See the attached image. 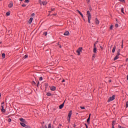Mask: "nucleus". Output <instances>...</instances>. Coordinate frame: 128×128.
<instances>
[{"label": "nucleus", "instance_id": "nucleus-1", "mask_svg": "<svg viewBox=\"0 0 128 128\" xmlns=\"http://www.w3.org/2000/svg\"><path fill=\"white\" fill-rule=\"evenodd\" d=\"M87 16H88V22L89 24H90V20H92V14H90V12L88 10L87 11Z\"/></svg>", "mask_w": 128, "mask_h": 128}, {"label": "nucleus", "instance_id": "nucleus-2", "mask_svg": "<svg viewBox=\"0 0 128 128\" xmlns=\"http://www.w3.org/2000/svg\"><path fill=\"white\" fill-rule=\"evenodd\" d=\"M1 111L3 114H4V112H6V110H4V102L2 103Z\"/></svg>", "mask_w": 128, "mask_h": 128}, {"label": "nucleus", "instance_id": "nucleus-3", "mask_svg": "<svg viewBox=\"0 0 128 128\" xmlns=\"http://www.w3.org/2000/svg\"><path fill=\"white\" fill-rule=\"evenodd\" d=\"M82 51V48H79L76 50V52L78 54V56H80V52Z\"/></svg>", "mask_w": 128, "mask_h": 128}, {"label": "nucleus", "instance_id": "nucleus-4", "mask_svg": "<svg viewBox=\"0 0 128 128\" xmlns=\"http://www.w3.org/2000/svg\"><path fill=\"white\" fill-rule=\"evenodd\" d=\"M114 98H116V96L113 95L112 96L109 98L108 102H112Z\"/></svg>", "mask_w": 128, "mask_h": 128}, {"label": "nucleus", "instance_id": "nucleus-5", "mask_svg": "<svg viewBox=\"0 0 128 128\" xmlns=\"http://www.w3.org/2000/svg\"><path fill=\"white\" fill-rule=\"evenodd\" d=\"M72 111L70 110V112L68 114V122H70V118L72 117Z\"/></svg>", "mask_w": 128, "mask_h": 128}, {"label": "nucleus", "instance_id": "nucleus-6", "mask_svg": "<svg viewBox=\"0 0 128 128\" xmlns=\"http://www.w3.org/2000/svg\"><path fill=\"white\" fill-rule=\"evenodd\" d=\"M50 90H52V92H54V90H56V88L54 86H50Z\"/></svg>", "mask_w": 128, "mask_h": 128}, {"label": "nucleus", "instance_id": "nucleus-7", "mask_svg": "<svg viewBox=\"0 0 128 128\" xmlns=\"http://www.w3.org/2000/svg\"><path fill=\"white\" fill-rule=\"evenodd\" d=\"M12 6H14V3H12V2H10L8 5V8H12Z\"/></svg>", "mask_w": 128, "mask_h": 128}, {"label": "nucleus", "instance_id": "nucleus-8", "mask_svg": "<svg viewBox=\"0 0 128 128\" xmlns=\"http://www.w3.org/2000/svg\"><path fill=\"white\" fill-rule=\"evenodd\" d=\"M118 56H120V52H118V54L114 58V60H116L118 58Z\"/></svg>", "mask_w": 128, "mask_h": 128}, {"label": "nucleus", "instance_id": "nucleus-9", "mask_svg": "<svg viewBox=\"0 0 128 128\" xmlns=\"http://www.w3.org/2000/svg\"><path fill=\"white\" fill-rule=\"evenodd\" d=\"M94 52L95 54H96V44H94Z\"/></svg>", "mask_w": 128, "mask_h": 128}, {"label": "nucleus", "instance_id": "nucleus-10", "mask_svg": "<svg viewBox=\"0 0 128 128\" xmlns=\"http://www.w3.org/2000/svg\"><path fill=\"white\" fill-rule=\"evenodd\" d=\"M95 22L96 24H100V20H98V18H96L95 19Z\"/></svg>", "mask_w": 128, "mask_h": 128}, {"label": "nucleus", "instance_id": "nucleus-11", "mask_svg": "<svg viewBox=\"0 0 128 128\" xmlns=\"http://www.w3.org/2000/svg\"><path fill=\"white\" fill-rule=\"evenodd\" d=\"M64 102L63 104H62L60 106L59 108L60 110H62V108H64Z\"/></svg>", "mask_w": 128, "mask_h": 128}, {"label": "nucleus", "instance_id": "nucleus-12", "mask_svg": "<svg viewBox=\"0 0 128 128\" xmlns=\"http://www.w3.org/2000/svg\"><path fill=\"white\" fill-rule=\"evenodd\" d=\"M20 124L22 126H23L24 128H26V124L20 122Z\"/></svg>", "mask_w": 128, "mask_h": 128}, {"label": "nucleus", "instance_id": "nucleus-13", "mask_svg": "<svg viewBox=\"0 0 128 128\" xmlns=\"http://www.w3.org/2000/svg\"><path fill=\"white\" fill-rule=\"evenodd\" d=\"M34 20V18H30V19L28 20V23L29 24H32V20Z\"/></svg>", "mask_w": 128, "mask_h": 128}, {"label": "nucleus", "instance_id": "nucleus-14", "mask_svg": "<svg viewBox=\"0 0 128 128\" xmlns=\"http://www.w3.org/2000/svg\"><path fill=\"white\" fill-rule=\"evenodd\" d=\"M68 34H70V32L68 31H66L64 33V36H68Z\"/></svg>", "mask_w": 128, "mask_h": 128}, {"label": "nucleus", "instance_id": "nucleus-15", "mask_svg": "<svg viewBox=\"0 0 128 128\" xmlns=\"http://www.w3.org/2000/svg\"><path fill=\"white\" fill-rule=\"evenodd\" d=\"M42 4L43 6H46V4H48V2H46V1H44L42 2Z\"/></svg>", "mask_w": 128, "mask_h": 128}, {"label": "nucleus", "instance_id": "nucleus-16", "mask_svg": "<svg viewBox=\"0 0 128 128\" xmlns=\"http://www.w3.org/2000/svg\"><path fill=\"white\" fill-rule=\"evenodd\" d=\"M77 12H78V14H80L82 18H84V15L82 14L78 10Z\"/></svg>", "mask_w": 128, "mask_h": 128}, {"label": "nucleus", "instance_id": "nucleus-17", "mask_svg": "<svg viewBox=\"0 0 128 128\" xmlns=\"http://www.w3.org/2000/svg\"><path fill=\"white\" fill-rule=\"evenodd\" d=\"M116 46H114L113 48V49L112 50V52H116Z\"/></svg>", "mask_w": 128, "mask_h": 128}, {"label": "nucleus", "instance_id": "nucleus-18", "mask_svg": "<svg viewBox=\"0 0 128 128\" xmlns=\"http://www.w3.org/2000/svg\"><path fill=\"white\" fill-rule=\"evenodd\" d=\"M116 124V121H113L112 124V128H114V124Z\"/></svg>", "mask_w": 128, "mask_h": 128}, {"label": "nucleus", "instance_id": "nucleus-19", "mask_svg": "<svg viewBox=\"0 0 128 128\" xmlns=\"http://www.w3.org/2000/svg\"><path fill=\"white\" fill-rule=\"evenodd\" d=\"M46 96H52V94L50 92H47Z\"/></svg>", "mask_w": 128, "mask_h": 128}, {"label": "nucleus", "instance_id": "nucleus-20", "mask_svg": "<svg viewBox=\"0 0 128 128\" xmlns=\"http://www.w3.org/2000/svg\"><path fill=\"white\" fill-rule=\"evenodd\" d=\"M90 116H88V118L87 119V122H88V124H90Z\"/></svg>", "mask_w": 128, "mask_h": 128}, {"label": "nucleus", "instance_id": "nucleus-21", "mask_svg": "<svg viewBox=\"0 0 128 128\" xmlns=\"http://www.w3.org/2000/svg\"><path fill=\"white\" fill-rule=\"evenodd\" d=\"M2 58H6V54H5L3 53V54H2Z\"/></svg>", "mask_w": 128, "mask_h": 128}, {"label": "nucleus", "instance_id": "nucleus-22", "mask_svg": "<svg viewBox=\"0 0 128 128\" xmlns=\"http://www.w3.org/2000/svg\"><path fill=\"white\" fill-rule=\"evenodd\" d=\"M48 128H54V127H52V124H48Z\"/></svg>", "mask_w": 128, "mask_h": 128}, {"label": "nucleus", "instance_id": "nucleus-23", "mask_svg": "<svg viewBox=\"0 0 128 128\" xmlns=\"http://www.w3.org/2000/svg\"><path fill=\"white\" fill-rule=\"evenodd\" d=\"M10 12H7L6 13V16H10Z\"/></svg>", "mask_w": 128, "mask_h": 128}, {"label": "nucleus", "instance_id": "nucleus-24", "mask_svg": "<svg viewBox=\"0 0 128 128\" xmlns=\"http://www.w3.org/2000/svg\"><path fill=\"white\" fill-rule=\"evenodd\" d=\"M28 54H26V55H24V56L23 57V58H24V59H26V58H28Z\"/></svg>", "mask_w": 128, "mask_h": 128}, {"label": "nucleus", "instance_id": "nucleus-25", "mask_svg": "<svg viewBox=\"0 0 128 128\" xmlns=\"http://www.w3.org/2000/svg\"><path fill=\"white\" fill-rule=\"evenodd\" d=\"M20 122H24V118H20Z\"/></svg>", "mask_w": 128, "mask_h": 128}, {"label": "nucleus", "instance_id": "nucleus-26", "mask_svg": "<svg viewBox=\"0 0 128 128\" xmlns=\"http://www.w3.org/2000/svg\"><path fill=\"white\" fill-rule=\"evenodd\" d=\"M121 12H122V14H124V8H121Z\"/></svg>", "mask_w": 128, "mask_h": 128}, {"label": "nucleus", "instance_id": "nucleus-27", "mask_svg": "<svg viewBox=\"0 0 128 128\" xmlns=\"http://www.w3.org/2000/svg\"><path fill=\"white\" fill-rule=\"evenodd\" d=\"M24 2H26L27 4H28V2H30V0H25Z\"/></svg>", "mask_w": 128, "mask_h": 128}, {"label": "nucleus", "instance_id": "nucleus-28", "mask_svg": "<svg viewBox=\"0 0 128 128\" xmlns=\"http://www.w3.org/2000/svg\"><path fill=\"white\" fill-rule=\"evenodd\" d=\"M112 28H114V26L111 25L110 26V30H112Z\"/></svg>", "mask_w": 128, "mask_h": 128}, {"label": "nucleus", "instance_id": "nucleus-29", "mask_svg": "<svg viewBox=\"0 0 128 128\" xmlns=\"http://www.w3.org/2000/svg\"><path fill=\"white\" fill-rule=\"evenodd\" d=\"M38 2H39V4H40L41 5H42V2L41 0H38Z\"/></svg>", "mask_w": 128, "mask_h": 128}, {"label": "nucleus", "instance_id": "nucleus-30", "mask_svg": "<svg viewBox=\"0 0 128 128\" xmlns=\"http://www.w3.org/2000/svg\"><path fill=\"white\" fill-rule=\"evenodd\" d=\"M120 2H126V1L124 0H119Z\"/></svg>", "mask_w": 128, "mask_h": 128}, {"label": "nucleus", "instance_id": "nucleus-31", "mask_svg": "<svg viewBox=\"0 0 128 128\" xmlns=\"http://www.w3.org/2000/svg\"><path fill=\"white\" fill-rule=\"evenodd\" d=\"M44 36H48V32H44Z\"/></svg>", "mask_w": 128, "mask_h": 128}, {"label": "nucleus", "instance_id": "nucleus-32", "mask_svg": "<svg viewBox=\"0 0 128 128\" xmlns=\"http://www.w3.org/2000/svg\"><path fill=\"white\" fill-rule=\"evenodd\" d=\"M115 26H116V28H118V24H115Z\"/></svg>", "mask_w": 128, "mask_h": 128}, {"label": "nucleus", "instance_id": "nucleus-33", "mask_svg": "<svg viewBox=\"0 0 128 128\" xmlns=\"http://www.w3.org/2000/svg\"><path fill=\"white\" fill-rule=\"evenodd\" d=\"M12 122V119L9 118V119L8 120V122Z\"/></svg>", "mask_w": 128, "mask_h": 128}, {"label": "nucleus", "instance_id": "nucleus-34", "mask_svg": "<svg viewBox=\"0 0 128 128\" xmlns=\"http://www.w3.org/2000/svg\"><path fill=\"white\" fill-rule=\"evenodd\" d=\"M26 128H30V126L26 125V126H25Z\"/></svg>", "mask_w": 128, "mask_h": 128}, {"label": "nucleus", "instance_id": "nucleus-35", "mask_svg": "<svg viewBox=\"0 0 128 128\" xmlns=\"http://www.w3.org/2000/svg\"><path fill=\"white\" fill-rule=\"evenodd\" d=\"M92 58H96V55H95V54H93Z\"/></svg>", "mask_w": 128, "mask_h": 128}, {"label": "nucleus", "instance_id": "nucleus-36", "mask_svg": "<svg viewBox=\"0 0 128 128\" xmlns=\"http://www.w3.org/2000/svg\"><path fill=\"white\" fill-rule=\"evenodd\" d=\"M86 2L88 4H90V0H86Z\"/></svg>", "mask_w": 128, "mask_h": 128}, {"label": "nucleus", "instance_id": "nucleus-37", "mask_svg": "<svg viewBox=\"0 0 128 128\" xmlns=\"http://www.w3.org/2000/svg\"><path fill=\"white\" fill-rule=\"evenodd\" d=\"M126 108H128V102H126Z\"/></svg>", "mask_w": 128, "mask_h": 128}, {"label": "nucleus", "instance_id": "nucleus-38", "mask_svg": "<svg viewBox=\"0 0 128 128\" xmlns=\"http://www.w3.org/2000/svg\"><path fill=\"white\" fill-rule=\"evenodd\" d=\"M98 41H96V42L94 44H95V46H96V44H98Z\"/></svg>", "mask_w": 128, "mask_h": 128}, {"label": "nucleus", "instance_id": "nucleus-39", "mask_svg": "<svg viewBox=\"0 0 128 128\" xmlns=\"http://www.w3.org/2000/svg\"><path fill=\"white\" fill-rule=\"evenodd\" d=\"M82 110H84L86 108L84 107H80Z\"/></svg>", "mask_w": 128, "mask_h": 128}, {"label": "nucleus", "instance_id": "nucleus-40", "mask_svg": "<svg viewBox=\"0 0 128 128\" xmlns=\"http://www.w3.org/2000/svg\"><path fill=\"white\" fill-rule=\"evenodd\" d=\"M22 6H24V7L26 6V4H22Z\"/></svg>", "mask_w": 128, "mask_h": 128}, {"label": "nucleus", "instance_id": "nucleus-41", "mask_svg": "<svg viewBox=\"0 0 128 128\" xmlns=\"http://www.w3.org/2000/svg\"><path fill=\"white\" fill-rule=\"evenodd\" d=\"M40 80H42V77L40 78Z\"/></svg>", "mask_w": 128, "mask_h": 128}, {"label": "nucleus", "instance_id": "nucleus-42", "mask_svg": "<svg viewBox=\"0 0 128 128\" xmlns=\"http://www.w3.org/2000/svg\"><path fill=\"white\" fill-rule=\"evenodd\" d=\"M32 16H34V13L32 14Z\"/></svg>", "mask_w": 128, "mask_h": 128}, {"label": "nucleus", "instance_id": "nucleus-43", "mask_svg": "<svg viewBox=\"0 0 128 128\" xmlns=\"http://www.w3.org/2000/svg\"><path fill=\"white\" fill-rule=\"evenodd\" d=\"M85 126H86V128H88V125L86 124H85Z\"/></svg>", "mask_w": 128, "mask_h": 128}, {"label": "nucleus", "instance_id": "nucleus-44", "mask_svg": "<svg viewBox=\"0 0 128 128\" xmlns=\"http://www.w3.org/2000/svg\"><path fill=\"white\" fill-rule=\"evenodd\" d=\"M62 82H64V80H62Z\"/></svg>", "mask_w": 128, "mask_h": 128}, {"label": "nucleus", "instance_id": "nucleus-45", "mask_svg": "<svg viewBox=\"0 0 128 128\" xmlns=\"http://www.w3.org/2000/svg\"><path fill=\"white\" fill-rule=\"evenodd\" d=\"M109 82H112V80H109Z\"/></svg>", "mask_w": 128, "mask_h": 128}, {"label": "nucleus", "instance_id": "nucleus-46", "mask_svg": "<svg viewBox=\"0 0 128 128\" xmlns=\"http://www.w3.org/2000/svg\"><path fill=\"white\" fill-rule=\"evenodd\" d=\"M90 116H92V114H89L90 118Z\"/></svg>", "mask_w": 128, "mask_h": 128}, {"label": "nucleus", "instance_id": "nucleus-47", "mask_svg": "<svg viewBox=\"0 0 128 128\" xmlns=\"http://www.w3.org/2000/svg\"><path fill=\"white\" fill-rule=\"evenodd\" d=\"M100 48H102V46H100Z\"/></svg>", "mask_w": 128, "mask_h": 128}, {"label": "nucleus", "instance_id": "nucleus-48", "mask_svg": "<svg viewBox=\"0 0 128 128\" xmlns=\"http://www.w3.org/2000/svg\"><path fill=\"white\" fill-rule=\"evenodd\" d=\"M60 48H62V46H60Z\"/></svg>", "mask_w": 128, "mask_h": 128}, {"label": "nucleus", "instance_id": "nucleus-49", "mask_svg": "<svg viewBox=\"0 0 128 128\" xmlns=\"http://www.w3.org/2000/svg\"><path fill=\"white\" fill-rule=\"evenodd\" d=\"M127 80H128V75L127 76Z\"/></svg>", "mask_w": 128, "mask_h": 128}, {"label": "nucleus", "instance_id": "nucleus-50", "mask_svg": "<svg viewBox=\"0 0 128 128\" xmlns=\"http://www.w3.org/2000/svg\"><path fill=\"white\" fill-rule=\"evenodd\" d=\"M119 128H122V127L121 126H120Z\"/></svg>", "mask_w": 128, "mask_h": 128}, {"label": "nucleus", "instance_id": "nucleus-51", "mask_svg": "<svg viewBox=\"0 0 128 128\" xmlns=\"http://www.w3.org/2000/svg\"><path fill=\"white\" fill-rule=\"evenodd\" d=\"M54 10V9H52V10Z\"/></svg>", "mask_w": 128, "mask_h": 128}, {"label": "nucleus", "instance_id": "nucleus-52", "mask_svg": "<svg viewBox=\"0 0 128 128\" xmlns=\"http://www.w3.org/2000/svg\"><path fill=\"white\" fill-rule=\"evenodd\" d=\"M20 0V2H22V0Z\"/></svg>", "mask_w": 128, "mask_h": 128}, {"label": "nucleus", "instance_id": "nucleus-53", "mask_svg": "<svg viewBox=\"0 0 128 128\" xmlns=\"http://www.w3.org/2000/svg\"><path fill=\"white\" fill-rule=\"evenodd\" d=\"M76 127V124L74 125V128Z\"/></svg>", "mask_w": 128, "mask_h": 128}, {"label": "nucleus", "instance_id": "nucleus-54", "mask_svg": "<svg viewBox=\"0 0 128 128\" xmlns=\"http://www.w3.org/2000/svg\"><path fill=\"white\" fill-rule=\"evenodd\" d=\"M0 44H2V42H0Z\"/></svg>", "mask_w": 128, "mask_h": 128}, {"label": "nucleus", "instance_id": "nucleus-55", "mask_svg": "<svg viewBox=\"0 0 128 128\" xmlns=\"http://www.w3.org/2000/svg\"><path fill=\"white\" fill-rule=\"evenodd\" d=\"M2 0H0V2H2Z\"/></svg>", "mask_w": 128, "mask_h": 128}, {"label": "nucleus", "instance_id": "nucleus-56", "mask_svg": "<svg viewBox=\"0 0 128 128\" xmlns=\"http://www.w3.org/2000/svg\"><path fill=\"white\" fill-rule=\"evenodd\" d=\"M40 84V83L39 82H38V84Z\"/></svg>", "mask_w": 128, "mask_h": 128}, {"label": "nucleus", "instance_id": "nucleus-57", "mask_svg": "<svg viewBox=\"0 0 128 128\" xmlns=\"http://www.w3.org/2000/svg\"><path fill=\"white\" fill-rule=\"evenodd\" d=\"M46 128V126H45V128Z\"/></svg>", "mask_w": 128, "mask_h": 128}, {"label": "nucleus", "instance_id": "nucleus-58", "mask_svg": "<svg viewBox=\"0 0 128 128\" xmlns=\"http://www.w3.org/2000/svg\"><path fill=\"white\" fill-rule=\"evenodd\" d=\"M44 128V127H42V128Z\"/></svg>", "mask_w": 128, "mask_h": 128}, {"label": "nucleus", "instance_id": "nucleus-59", "mask_svg": "<svg viewBox=\"0 0 128 128\" xmlns=\"http://www.w3.org/2000/svg\"><path fill=\"white\" fill-rule=\"evenodd\" d=\"M64 102H66V101H64Z\"/></svg>", "mask_w": 128, "mask_h": 128}]
</instances>
